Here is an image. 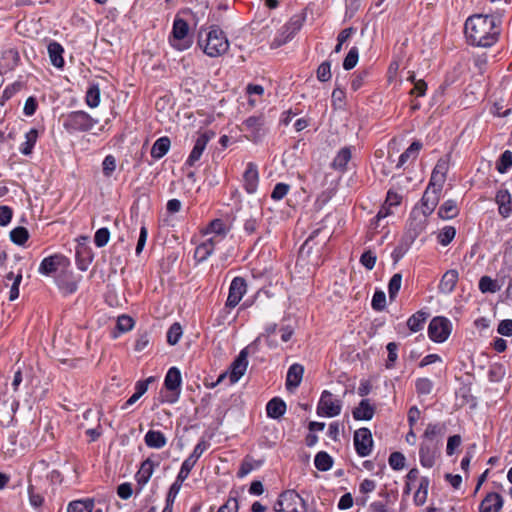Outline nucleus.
<instances>
[{"label":"nucleus","mask_w":512,"mask_h":512,"mask_svg":"<svg viewBox=\"0 0 512 512\" xmlns=\"http://www.w3.org/2000/svg\"><path fill=\"white\" fill-rule=\"evenodd\" d=\"M248 366L246 351H240L237 358L231 364L229 379L231 384H235L244 375Z\"/></svg>","instance_id":"obj_20"},{"label":"nucleus","mask_w":512,"mask_h":512,"mask_svg":"<svg viewBox=\"0 0 512 512\" xmlns=\"http://www.w3.org/2000/svg\"><path fill=\"white\" fill-rule=\"evenodd\" d=\"M198 45L209 57H219L229 49V41L225 33L216 25L209 30L201 29L198 36Z\"/></svg>","instance_id":"obj_2"},{"label":"nucleus","mask_w":512,"mask_h":512,"mask_svg":"<svg viewBox=\"0 0 512 512\" xmlns=\"http://www.w3.org/2000/svg\"><path fill=\"white\" fill-rule=\"evenodd\" d=\"M497 332L503 336H512V320H502L498 325Z\"/></svg>","instance_id":"obj_64"},{"label":"nucleus","mask_w":512,"mask_h":512,"mask_svg":"<svg viewBox=\"0 0 512 512\" xmlns=\"http://www.w3.org/2000/svg\"><path fill=\"white\" fill-rule=\"evenodd\" d=\"M98 120L92 118L84 111H73L69 113L63 122V127L69 133L90 131Z\"/></svg>","instance_id":"obj_3"},{"label":"nucleus","mask_w":512,"mask_h":512,"mask_svg":"<svg viewBox=\"0 0 512 512\" xmlns=\"http://www.w3.org/2000/svg\"><path fill=\"white\" fill-rule=\"evenodd\" d=\"M93 255L91 250L86 246H79L76 250V263L81 271H86L92 262Z\"/></svg>","instance_id":"obj_28"},{"label":"nucleus","mask_w":512,"mask_h":512,"mask_svg":"<svg viewBox=\"0 0 512 512\" xmlns=\"http://www.w3.org/2000/svg\"><path fill=\"white\" fill-rule=\"evenodd\" d=\"M86 104L91 107L95 108L100 103V89L98 85H91L87 92L85 97Z\"/></svg>","instance_id":"obj_42"},{"label":"nucleus","mask_w":512,"mask_h":512,"mask_svg":"<svg viewBox=\"0 0 512 512\" xmlns=\"http://www.w3.org/2000/svg\"><path fill=\"white\" fill-rule=\"evenodd\" d=\"M170 148V139L166 136L161 137L155 141L151 148V156L154 159L162 158Z\"/></svg>","instance_id":"obj_35"},{"label":"nucleus","mask_w":512,"mask_h":512,"mask_svg":"<svg viewBox=\"0 0 512 512\" xmlns=\"http://www.w3.org/2000/svg\"><path fill=\"white\" fill-rule=\"evenodd\" d=\"M428 316V313L418 311L408 319L407 326L412 332H418L423 328V325L427 320Z\"/></svg>","instance_id":"obj_38"},{"label":"nucleus","mask_w":512,"mask_h":512,"mask_svg":"<svg viewBox=\"0 0 512 512\" xmlns=\"http://www.w3.org/2000/svg\"><path fill=\"white\" fill-rule=\"evenodd\" d=\"M456 235V230L452 226H445L437 236L438 242L442 246H447L452 242Z\"/></svg>","instance_id":"obj_43"},{"label":"nucleus","mask_w":512,"mask_h":512,"mask_svg":"<svg viewBox=\"0 0 512 512\" xmlns=\"http://www.w3.org/2000/svg\"><path fill=\"white\" fill-rule=\"evenodd\" d=\"M445 425L441 423H429L424 431L423 438L425 442L438 443L435 441L437 436H442L445 433Z\"/></svg>","instance_id":"obj_32"},{"label":"nucleus","mask_w":512,"mask_h":512,"mask_svg":"<svg viewBox=\"0 0 512 512\" xmlns=\"http://www.w3.org/2000/svg\"><path fill=\"white\" fill-rule=\"evenodd\" d=\"M299 29L300 26L296 22L286 24L282 27L280 34L274 39L272 45L275 47H280L281 45L287 43L294 37Z\"/></svg>","instance_id":"obj_24"},{"label":"nucleus","mask_w":512,"mask_h":512,"mask_svg":"<svg viewBox=\"0 0 512 512\" xmlns=\"http://www.w3.org/2000/svg\"><path fill=\"white\" fill-rule=\"evenodd\" d=\"M504 498L497 492H488L479 504V512H501Z\"/></svg>","instance_id":"obj_17"},{"label":"nucleus","mask_w":512,"mask_h":512,"mask_svg":"<svg viewBox=\"0 0 512 512\" xmlns=\"http://www.w3.org/2000/svg\"><path fill=\"white\" fill-rule=\"evenodd\" d=\"M38 135H39L38 130L35 128L30 129L25 134V141L21 144V147H20V152L23 155L28 156L32 153V150L37 142Z\"/></svg>","instance_id":"obj_34"},{"label":"nucleus","mask_w":512,"mask_h":512,"mask_svg":"<svg viewBox=\"0 0 512 512\" xmlns=\"http://www.w3.org/2000/svg\"><path fill=\"white\" fill-rule=\"evenodd\" d=\"M459 278L457 270L451 269L444 273L439 283V291L443 294H450L455 289Z\"/></svg>","instance_id":"obj_23"},{"label":"nucleus","mask_w":512,"mask_h":512,"mask_svg":"<svg viewBox=\"0 0 512 512\" xmlns=\"http://www.w3.org/2000/svg\"><path fill=\"white\" fill-rule=\"evenodd\" d=\"M189 26L187 22L181 18L174 20L172 37L170 43L178 50H185L191 46V40L188 37Z\"/></svg>","instance_id":"obj_7"},{"label":"nucleus","mask_w":512,"mask_h":512,"mask_svg":"<svg viewBox=\"0 0 512 512\" xmlns=\"http://www.w3.org/2000/svg\"><path fill=\"white\" fill-rule=\"evenodd\" d=\"M359 60V51L357 47H352L343 61V68L345 70L353 69Z\"/></svg>","instance_id":"obj_46"},{"label":"nucleus","mask_w":512,"mask_h":512,"mask_svg":"<svg viewBox=\"0 0 512 512\" xmlns=\"http://www.w3.org/2000/svg\"><path fill=\"white\" fill-rule=\"evenodd\" d=\"M215 133L212 131H206L201 133L195 141L194 147L186 161L189 166L194 164L201 158L203 151L205 150L207 143L214 137Z\"/></svg>","instance_id":"obj_16"},{"label":"nucleus","mask_w":512,"mask_h":512,"mask_svg":"<svg viewBox=\"0 0 512 512\" xmlns=\"http://www.w3.org/2000/svg\"><path fill=\"white\" fill-rule=\"evenodd\" d=\"M134 326V321L130 316L127 315H121L117 319V329L121 332H128L130 331Z\"/></svg>","instance_id":"obj_56"},{"label":"nucleus","mask_w":512,"mask_h":512,"mask_svg":"<svg viewBox=\"0 0 512 512\" xmlns=\"http://www.w3.org/2000/svg\"><path fill=\"white\" fill-rule=\"evenodd\" d=\"M207 233H213L214 235L223 237L226 233V226L222 220L215 219L209 224Z\"/></svg>","instance_id":"obj_53"},{"label":"nucleus","mask_w":512,"mask_h":512,"mask_svg":"<svg viewBox=\"0 0 512 512\" xmlns=\"http://www.w3.org/2000/svg\"><path fill=\"white\" fill-rule=\"evenodd\" d=\"M501 24V17L474 14L467 18L464 33L469 44L489 48L499 40Z\"/></svg>","instance_id":"obj_1"},{"label":"nucleus","mask_w":512,"mask_h":512,"mask_svg":"<svg viewBox=\"0 0 512 512\" xmlns=\"http://www.w3.org/2000/svg\"><path fill=\"white\" fill-rule=\"evenodd\" d=\"M354 446L360 457L368 456L373 447L372 434L368 428H360L354 433Z\"/></svg>","instance_id":"obj_11"},{"label":"nucleus","mask_w":512,"mask_h":512,"mask_svg":"<svg viewBox=\"0 0 512 512\" xmlns=\"http://www.w3.org/2000/svg\"><path fill=\"white\" fill-rule=\"evenodd\" d=\"M452 324L449 319L445 317H434L428 326V335L430 339L437 343H442L447 340L451 334Z\"/></svg>","instance_id":"obj_6"},{"label":"nucleus","mask_w":512,"mask_h":512,"mask_svg":"<svg viewBox=\"0 0 512 512\" xmlns=\"http://www.w3.org/2000/svg\"><path fill=\"white\" fill-rule=\"evenodd\" d=\"M416 391L420 395H428L432 392L433 382L428 378H419L415 383Z\"/></svg>","instance_id":"obj_49"},{"label":"nucleus","mask_w":512,"mask_h":512,"mask_svg":"<svg viewBox=\"0 0 512 512\" xmlns=\"http://www.w3.org/2000/svg\"><path fill=\"white\" fill-rule=\"evenodd\" d=\"M351 150L349 147L342 148L333 160L332 166L336 170L344 171L351 160Z\"/></svg>","instance_id":"obj_37"},{"label":"nucleus","mask_w":512,"mask_h":512,"mask_svg":"<svg viewBox=\"0 0 512 512\" xmlns=\"http://www.w3.org/2000/svg\"><path fill=\"white\" fill-rule=\"evenodd\" d=\"M376 255L368 250L365 251L360 257V263L368 270H372L376 264Z\"/></svg>","instance_id":"obj_57"},{"label":"nucleus","mask_w":512,"mask_h":512,"mask_svg":"<svg viewBox=\"0 0 512 512\" xmlns=\"http://www.w3.org/2000/svg\"><path fill=\"white\" fill-rule=\"evenodd\" d=\"M266 411L270 418L278 419L284 415L286 403L280 398H273L267 403Z\"/></svg>","instance_id":"obj_27"},{"label":"nucleus","mask_w":512,"mask_h":512,"mask_svg":"<svg viewBox=\"0 0 512 512\" xmlns=\"http://www.w3.org/2000/svg\"><path fill=\"white\" fill-rule=\"evenodd\" d=\"M438 453V443L423 441L419 449L420 463L423 467L431 468L435 464Z\"/></svg>","instance_id":"obj_19"},{"label":"nucleus","mask_w":512,"mask_h":512,"mask_svg":"<svg viewBox=\"0 0 512 512\" xmlns=\"http://www.w3.org/2000/svg\"><path fill=\"white\" fill-rule=\"evenodd\" d=\"M459 213L457 203L454 200L445 201L438 210V216L442 219H452Z\"/></svg>","instance_id":"obj_36"},{"label":"nucleus","mask_w":512,"mask_h":512,"mask_svg":"<svg viewBox=\"0 0 512 512\" xmlns=\"http://www.w3.org/2000/svg\"><path fill=\"white\" fill-rule=\"evenodd\" d=\"M265 121L262 116H250L242 124V131L247 132V138L255 143L261 141L266 134Z\"/></svg>","instance_id":"obj_10"},{"label":"nucleus","mask_w":512,"mask_h":512,"mask_svg":"<svg viewBox=\"0 0 512 512\" xmlns=\"http://www.w3.org/2000/svg\"><path fill=\"white\" fill-rule=\"evenodd\" d=\"M246 290L247 285L244 278L235 277L231 281L225 307L230 309L236 307L245 295Z\"/></svg>","instance_id":"obj_12"},{"label":"nucleus","mask_w":512,"mask_h":512,"mask_svg":"<svg viewBox=\"0 0 512 512\" xmlns=\"http://www.w3.org/2000/svg\"><path fill=\"white\" fill-rule=\"evenodd\" d=\"M196 462L192 461L191 459H189L188 457L183 461L182 465H181V468H180V471L177 475L178 477V480L179 481H185L191 470L194 468Z\"/></svg>","instance_id":"obj_55"},{"label":"nucleus","mask_w":512,"mask_h":512,"mask_svg":"<svg viewBox=\"0 0 512 512\" xmlns=\"http://www.w3.org/2000/svg\"><path fill=\"white\" fill-rule=\"evenodd\" d=\"M386 303V295L383 291H376L372 298V307L377 311L384 309Z\"/></svg>","instance_id":"obj_60"},{"label":"nucleus","mask_w":512,"mask_h":512,"mask_svg":"<svg viewBox=\"0 0 512 512\" xmlns=\"http://www.w3.org/2000/svg\"><path fill=\"white\" fill-rule=\"evenodd\" d=\"M448 169H449V159L446 157L440 158L437 161V163L432 171L431 177H430L429 184L431 185V187H435L438 190L443 189L444 183L446 181Z\"/></svg>","instance_id":"obj_14"},{"label":"nucleus","mask_w":512,"mask_h":512,"mask_svg":"<svg viewBox=\"0 0 512 512\" xmlns=\"http://www.w3.org/2000/svg\"><path fill=\"white\" fill-rule=\"evenodd\" d=\"M314 464L318 470L327 471L332 467L333 459L328 453L321 451L316 454Z\"/></svg>","instance_id":"obj_39"},{"label":"nucleus","mask_w":512,"mask_h":512,"mask_svg":"<svg viewBox=\"0 0 512 512\" xmlns=\"http://www.w3.org/2000/svg\"><path fill=\"white\" fill-rule=\"evenodd\" d=\"M401 283H402V275L400 273H396L391 277L389 284H388V293H389V297L391 299H394L397 296V294L401 288Z\"/></svg>","instance_id":"obj_47"},{"label":"nucleus","mask_w":512,"mask_h":512,"mask_svg":"<svg viewBox=\"0 0 512 512\" xmlns=\"http://www.w3.org/2000/svg\"><path fill=\"white\" fill-rule=\"evenodd\" d=\"M342 403L334 399L331 392L324 390L317 405V414L321 417H335L341 413Z\"/></svg>","instance_id":"obj_9"},{"label":"nucleus","mask_w":512,"mask_h":512,"mask_svg":"<svg viewBox=\"0 0 512 512\" xmlns=\"http://www.w3.org/2000/svg\"><path fill=\"white\" fill-rule=\"evenodd\" d=\"M280 509L277 512H306V503L294 490H287L280 494L278 499Z\"/></svg>","instance_id":"obj_5"},{"label":"nucleus","mask_w":512,"mask_h":512,"mask_svg":"<svg viewBox=\"0 0 512 512\" xmlns=\"http://www.w3.org/2000/svg\"><path fill=\"white\" fill-rule=\"evenodd\" d=\"M28 238L29 232L25 227L19 226L10 232V239L14 244L24 245Z\"/></svg>","instance_id":"obj_40"},{"label":"nucleus","mask_w":512,"mask_h":512,"mask_svg":"<svg viewBox=\"0 0 512 512\" xmlns=\"http://www.w3.org/2000/svg\"><path fill=\"white\" fill-rule=\"evenodd\" d=\"M150 343V337L147 332L138 335L134 349L138 352L143 351Z\"/></svg>","instance_id":"obj_63"},{"label":"nucleus","mask_w":512,"mask_h":512,"mask_svg":"<svg viewBox=\"0 0 512 512\" xmlns=\"http://www.w3.org/2000/svg\"><path fill=\"white\" fill-rule=\"evenodd\" d=\"M209 447V443L205 440H200L198 444L194 447L193 452L188 456L189 459L196 462L202 456L204 451Z\"/></svg>","instance_id":"obj_58"},{"label":"nucleus","mask_w":512,"mask_h":512,"mask_svg":"<svg viewBox=\"0 0 512 512\" xmlns=\"http://www.w3.org/2000/svg\"><path fill=\"white\" fill-rule=\"evenodd\" d=\"M116 169V158L113 155H107L102 162L103 174L111 177Z\"/></svg>","instance_id":"obj_52"},{"label":"nucleus","mask_w":512,"mask_h":512,"mask_svg":"<svg viewBox=\"0 0 512 512\" xmlns=\"http://www.w3.org/2000/svg\"><path fill=\"white\" fill-rule=\"evenodd\" d=\"M110 239V231L107 228H100L94 235V243L97 247H104Z\"/></svg>","instance_id":"obj_51"},{"label":"nucleus","mask_w":512,"mask_h":512,"mask_svg":"<svg viewBox=\"0 0 512 512\" xmlns=\"http://www.w3.org/2000/svg\"><path fill=\"white\" fill-rule=\"evenodd\" d=\"M289 191V185L285 183H278L275 185L271 198L274 200H281L283 199Z\"/></svg>","instance_id":"obj_61"},{"label":"nucleus","mask_w":512,"mask_h":512,"mask_svg":"<svg viewBox=\"0 0 512 512\" xmlns=\"http://www.w3.org/2000/svg\"><path fill=\"white\" fill-rule=\"evenodd\" d=\"M512 167V152L504 151L496 163V169L499 173L504 174Z\"/></svg>","instance_id":"obj_41"},{"label":"nucleus","mask_w":512,"mask_h":512,"mask_svg":"<svg viewBox=\"0 0 512 512\" xmlns=\"http://www.w3.org/2000/svg\"><path fill=\"white\" fill-rule=\"evenodd\" d=\"M145 444L149 448L160 449L167 443L165 435L161 431L149 430L144 437Z\"/></svg>","instance_id":"obj_26"},{"label":"nucleus","mask_w":512,"mask_h":512,"mask_svg":"<svg viewBox=\"0 0 512 512\" xmlns=\"http://www.w3.org/2000/svg\"><path fill=\"white\" fill-rule=\"evenodd\" d=\"M389 465L394 470H401L405 466V456L400 452H393L389 456Z\"/></svg>","instance_id":"obj_54"},{"label":"nucleus","mask_w":512,"mask_h":512,"mask_svg":"<svg viewBox=\"0 0 512 512\" xmlns=\"http://www.w3.org/2000/svg\"><path fill=\"white\" fill-rule=\"evenodd\" d=\"M70 267V261L62 254H54L45 257L39 266V273L45 276H50L53 273H61L63 270Z\"/></svg>","instance_id":"obj_8"},{"label":"nucleus","mask_w":512,"mask_h":512,"mask_svg":"<svg viewBox=\"0 0 512 512\" xmlns=\"http://www.w3.org/2000/svg\"><path fill=\"white\" fill-rule=\"evenodd\" d=\"M182 336V328L179 323H174L170 326L167 332V342L170 345H176Z\"/></svg>","instance_id":"obj_48"},{"label":"nucleus","mask_w":512,"mask_h":512,"mask_svg":"<svg viewBox=\"0 0 512 512\" xmlns=\"http://www.w3.org/2000/svg\"><path fill=\"white\" fill-rule=\"evenodd\" d=\"M374 413L375 407L370 404L369 399H363L352 412L355 420H371Z\"/></svg>","instance_id":"obj_25"},{"label":"nucleus","mask_w":512,"mask_h":512,"mask_svg":"<svg viewBox=\"0 0 512 512\" xmlns=\"http://www.w3.org/2000/svg\"><path fill=\"white\" fill-rule=\"evenodd\" d=\"M386 348L388 351V360H387L386 367L391 368V367H393V365L398 357V355H397L398 344L395 342H389L387 344Z\"/></svg>","instance_id":"obj_59"},{"label":"nucleus","mask_w":512,"mask_h":512,"mask_svg":"<svg viewBox=\"0 0 512 512\" xmlns=\"http://www.w3.org/2000/svg\"><path fill=\"white\" fill-rule=\"evenodd\" d=\"M259 183L258 167L255 163L249 162L243 173V186L247 193L253 194L257 191Z\"/></svg>","instance_id":"obj_18"},{"label":"nucleus","mask_w":512,"mask_h":512,"mask_svg":"<svg viewBox=\"0 0 512 512\" xmlns=\"http://www.w3.org/2000/svg\"><path fill=\"white\" fill-rule=\"evenodd\" d=\"M181 373L176 367H171L166 373L164 386L167 393L164 395L163 401L173 404L178 401L181 393Z\"/></svg>","instance_id":"obj_4"},{"label":"nucleus","mask_w":512,"mask_h":512,"mask_svg":"<svg viewBox=\"0 0 512 512\" xmlns=\"http://www.w3.org/2000/svg\"><path fill=\"white\" fill-rule=\"evenodd\" d=\"M214 250H212V243L211 242H203L202 244L198 245L194 257L199 261L202 262L206 260Z\"/></svg>","instance_id":"obj_45"},{"label":"nucleus","mask_w":512,"mask_h":512,"mask_svg":"<svg viewBox=\"0 0 512 512\" xmlns=\"http://www.w3.org/2000/svg\"><path fill=\"white\" fill-rule=\"evenodd\" d=\"M479 289L482 293H495L499 290V286L489 276H483L479 280Z\"/></svg>","instance_id":"obj_44"},{"label":"nucleus","mask_w":512,"mask_h":512,"mask_svg":"<svg viewBox=\"0 0 512 512\" xmlns=\"http://www.w3.org/2000/svg\"><path fill=\"white\" fill-rule=\"evenodd\" d=\"M155 464L151 459L142 462L141 467L136 475L138 484L145 485L151 478Z\"/></svg>","instance_id":"obj_33"},{"label":"nucleus","mask_w":512,"mask_h":512,"mask_svg":"<svg viewBox=\"0 0 512 512\" xmlns=\"http://www.w3.org/2000/svg\"><path fill=\"white\" fill-rule=\"evenodd\" d=\"M79 280L80 277L75 276L69 268L59 273L55 279L58 288L64 295L76 292Z\"/></svg>","instance_id":"obj_13"},{"label":"nucleus","mask_w":512,"mask_h":512,"mask_svg":"<svg viewBox=\"0 0 512 512\" xmlns=\"http://www.w3.org/2000/svg\"><path fill=\"white\" fill-rule=\"evenodd\" d=\"M63 52L64 49L58 42H51L48 45V54L51 63L57 68H62L64 66V59L62 57Z\"/></svg>","instance_id":"obj_31"},{"label":"nucleus","mask_w":512,"mask_h":512,"mask_svg":"<svg viewBox=\"0 0 512 512\" xmlns=\"http://www.w3.org/2000/svg\"><path fill=\"white\" fill-rule=\"evenodd\" d=\"M304 367L301 364L295 363L290 366L286 377V388L289 391L296 389L303 378Z\"/></svg>","instance_id":"obj_22"},{"label":"nucleus","mask_w":512,"mask_h":512,"mask_svg":"<svg viewBox=\"0 0 512 512\" xmlns=\"http://www.w3.org/2000/svg\"><path fill=\"white\" fill-rule=\"evenodd\" d=\"M28 495H29L30 504L33 507L38 508L42 505L43 497L38 492L35 491V488L33 485L28 486Z\"/></svg>","instance_id":"obj_62"},{"label":"nucleus","mask_w":512,"mask_h":512,"mask_svg":"<svg viewBox=\"0 0 512 512\" xmlns=\"http://www.w3.org/2000/svg\"><path fill=\"white\" fill-rule=\"evenodd\" d=\"M441 191L442 190H438L428 184L421 199V209H419L420 212L429 216L438 205Z\"/></svg>","instance_id":"obj_15"},{"label":"nucleus","mask_w":512,"mask_h":512,"mask_svg":"<svg viewBox=\"0 0 512 512\" xmlns=\"http://www.w3.org/2000/svg\"><path fill=\"white\" fill-rule=\"evenodd\" d=\"M317 79L321 82H327L331 79V63L329 61L322 62L317 69Z\"/></svg>","instance_id":"obj_50"},{"label":"nucleus","mask_w":512,"mask_h":512,"mask_svg":"<svg viewBox=\"0 0 512 512\" xmlns=\"http://www.w3.org/2000/svg\"><path fill=\"white\" fill-rule=\"evenodd\" d=\"M421 148L422 144L419 141L412 142L411 145L400 155L397 167H401L409 161H414Z\"/></svg>","instance_id":"obj_30"},{"label":"nucleus","mask_w":512,"mask_h":512,"mask_svg":"<svg viewBox=\"0 0 512 512\" xmlns=\"http://www.w3.org/2000/svg\"><path fill=\"white\" fill-rule=\"evenodd\" d=\"M428 215L420 212L418 208L412 210L409 218V229L414 236H418L427 226Z\"/></svg>","instance_id":"obj_21"},{"label":"nucleus","mask_w":512,"mask_h":512,"mask_svg":"<svg viewBox=\"0 0 512 512\" xmlns=\"http://www.w3.org/2000/svg\"><path fill=\"white\" fill-rule=\"evenodd\" d=\"M94 505L92 498L74 500L67 505V512H93Z\"/></svg>","instance_id":"obj_29"}]
</instances>
